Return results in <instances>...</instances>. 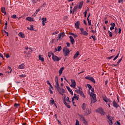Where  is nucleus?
Segmentation results:
<instances>
[{
    "mask_svg": "<svg viewBox=\"0 0 125 125\" xmlns=\"http://www.w3.org/2000/svg\"><path fill=\"white\" fill-rule=\"evenodd\" d=\"M4 32L5 33V34H6L7 37H8V32L5 31V30H4Z\"/></svg>",
    "mask_w": 125,
    "mask_h": 125,
    "instance_id": "obj_63",
    "label": "nucleus"
},
{
    "mask_svg": "<svg viewBox=\"0 0 125 125\" xmlns=\"http://www.w3.org/2000/svg\"><path fill=\"white\" fill-rule=\"evenodd\" d=\"M0 57H1V58H2V59H3V55H2V54H1V53H0Z\"/></svg>",
    "mask_w": 125,
    "mask_h": 125,
    "instance_id": "obj_64",
    "label": "nucleus"
},
{
    "mask_svg": "<svg viewBox=\"0 0 125 125\" xmlns=\"http://www.w3.org/2000/svg\"><path fill=\"white\" fill-rule=\"evenodd\" d=\"M59 33V32H58V31H56V32H54L53 34H52V35H57V34H58Z\"/></svg>",
    "mask_w": 125,
    "mask_h": 125,
    "instance_id": "obj_50",
    "label": "nucleus"
},
{
    "mask_svg": "<svg viewBox=\"0 0 125 125\" xmlns=\"http://www.w3.org/2000/svg\"><path fill=\"white\" fill-rule=\"evenodd\" d=\"M85 79L86 80H88L89 81H90L94 83H95V80H94L93 77H91L90 76H86V77H85Z\"/></svg>",
    "mask_w": 125,
    "mask_h": 125,
    "instance_id": "obj_7",
    "label": "nucleus"
},
{
    "mask_svg": "<svg viewBox=\"0 0 125 125\" xmlns=\"http://www.w3.org/2000/svg\"><path fill=\"white\" fill-rule=\"evenodd\" d=\"M118 28L117 27H115V30H114V33L115 34H117V33H118Z\"/></svg>",
    "mask_w": 125,
    "mask_h": 125,
    "instance_id": "obj_46",
    "label": "nucleus"
},
{
    "mask_svg": "<svg viewBox=\"0 0 125 125\" xmlns=\"http://www.w3.org/2000/svg\"><path fill=\"white\" fill-rule=\"evenodd\" d=\"M75 92H76V93H79L80 94L81 92H82V90L80 89H76L75 90Z\"/></svg>",
    "mask_w": 125,
    "mask_h": 125,
    "instance_id": "obj_32",
    "label": "nucleus"
},
{
    "mask_svg": "<svg viewBox=\"0 0 125 125\" xmlns=\"http://www.w3.org/2000/svg\"><path fill=\"white\" fill-rule=\"evenodd\" d=\"M69 38L70 39V42H71L72 44L75 43V40L74 39V38H73L72 36H70Z\"/></svg>",
    "mask_w": 125,
    "mask_h": 125,
    "instance_id": "obj_23",
    "label": "nucleus"
},
{
    "mask_svg": "<svg viewBox=\"0 0 125 125\" xmlns=\"http://www.w3.org/2000/svg\"><path fill=\"white\" fill-rule=\"evenodd\" d=\"M119 55H120V53H119L113 59V61H115L116 59H118V57H119Z\"/></svg>",
    "mask_w": 125,
    "mask_h": 125,
    "instance_id": "obj_39",
    "label": "nucleus"
},
{
    "mask_svg": "<svg viewBox=\"0 0 125 125\" xmlns=\"http://www.w3.org/2000/svg\"><path fill=\"white\" fill-rule=\"evenodd\" d=\"M107 103H112V101L108 99V100L107 101Z\"/></svg>",
    "mask_w": 125,
    "mask_h": 125,
    "instance_id": "obj_59",
    "label": "nucleus"
},
{
    "mask_svg": "<svg viewBox=\"0 0 125 125\" xmlns=\"http://www.w3.org/2000/svg\"><path fill=\"white\" fill-rule=\"evenodd\" d=\"M98 113L101 114L102 115H105V112H104V110L102 108H99L97 109Z\"/></svg>",
    "mask_w": 125,
    "mask_h": 125,
    "instance_id": "obj_10",
    "label": "nucleus"
},
{
    "mask_svg": "<svg viewBox=\"0 0 125 125\" xmlns=\"http://www.w3.org/2000/svg\"><path fill=\"white\" fill-rule=\"evenodd\" d=\"M54 62H58L61 60V57H58L57 56L55 55L54 54H52V57Z\"/></svg>",
    "mask_w": 125,
    "mask_h": 125,
    "instance_id": "obj_3",
    "label": "nucleus"
},
{
    "mask_svg": "<svg viewBox=\"0 0 125 125\" xmlns=\"http://www.w3.org/2000/svg\"><path fill=\"white\" fill-rule=\"evenodd\" d=\"M66 88H67V90H68L69 92L72 90L71 89V88H70V87H69L68 86H66Z\"/></svg>",
    "mask_w": 125,
    "mask_h": 125,
    "instance_id": "obj_53",
    "label": "nucleus"
},
{
    "mask_svg": "<svg viewBox=\"0 0 125 125\" xmlns=\"http://www.w3.org/2000/svg\"><path fill=\"white\" fill-rule=\"evenodd\" d=\"M63 70H64V67H62L60 69L59 71V76H61V75L62 74V73H63Z\"/></svg>",
    "mask_w": 125,
    "mask_h": 125,
    "instance_id": "obj_19",
    "label": "nucleus"
},
{
    "mask_svg": "<svg viewBox=\"0 0 125 125\" xmlns=\"http://www.w3.org/2000/svg\"><path fill=\"white\" fill-rule=\"evenodd\" d=\"M71 84L70 85V86L71 87H73V88H75V89L77 88H76V81H75V80L74 79H71Z\"/></svg>",
    "mask_w": 125,
    "mask_h": 125,
    "instance_id": "obj_6",
    "label": "nucleus"
},
{
    "mask_svg": "<svg viewBox=\"0 0 125 125\" xmlns=\"http://www.w3.org/2000/svg\"><path fill=\"white\" fill-rule=\"evenodd\" d=\"M108 33L109 34V37H113V33H112V32L108 30Z\"/></svg>",
    "mask_w": 125,
    "mask_h": 125,
    "instance_id": "obj_34",
    "label": "nucleus"
},
{
    "mask_svg": "<svg viewBox=\"0 0 125 125\" xmlns=\"http://www.w3.org/2000/svg\"><path fill=\"white\" fill-rule=\"evenodd\" d=\"M84 112L85 115H89L91 113V109L89 108H87Z\"/></svg>",
    "mask_w": 125,
    "mask_h": 125,
    "instance_id": "obj_11",
    "label": "nucleus"
},
{
    "mask_svg": "<svg viewBox=\"0 0 125 125\" xmlns=\"http://www.w3.org/2000/svg\"><path fill=\"white\" fill-rule=\"evenodd\" d=\"M76 29H80V21H77L75 24Z\"/></svg>",
    "mask_w": 125,
    "mask_h": 125,
    "instance_id": "obj_15",
    "label": "nucleus"
},
{
    "mask_svg": "<svg viewBox=\"0 0 125 125\" xmlns=\"http://www.w3.org/2000/svg\"><path fill=\"white\" fill-rule=\"evenodd\" d=\"M109 99L107 98L106 97L103 98V100L106 102V103H108V100Z\"/></svg>",
    "mask_w": 125,
    "mask_h": 125,
    "instance_id": "obj_33",
    "label": "nucleus"
},
{
    "mask_svg": "<svg viewBox=\"0 0 125 125\" xmlns=\"http://www.w3.org/2000/svg\"><path fill=\"white\" fill-rule=\"evenodd\" d=\"M66 88H67V90H68L69 92L72 90L71 89V88H70V87H69L68 86H66Z\"/></svg>",
    "mask_w": 125,
    "mask_h": 125,
    "instance_id": "obj_52",
    "label": "nucleus"
},
{
    "mask_svg": "<svg viewBox=\"0 0 125 125\" xmlns=\"http://www.w3.org/2000/svg\"><path fill=\"white\" fill-rule=\"evenodd\" d=\"M80 30L81 32V35H83V36H86V37H87V36H88V33H87V32H86V31H84L83 28H81L80 29Z\"/></svg>",
    "mask_w": 125,
    "mask_h": 125,
    "instance_id": "obj_5",
    "label": "nucleus"
},
{
    "mask_svg": "<svg viewBox=\"0 0 125 125\" xmlns=\"http://www.w3.org/2000/svg\"><path fill=\"white\" fill-rule=\"evenodd\" d=\"M112 104L114 107H115L117 109H118V107H120V105H119V104H118L115 101L113 102Z\"/></svg>",
    "mask_w": 125,
    "mask_h": 125,
    "instance_id": "obj_16",
    "label": "nucleus"
},
{
    "mask_svg": "<svg viewBox=\"0 0 125 125\" xmlns=\"http://www.w3.org/2000/svg\"><path fill=\"white\" fill-rule=\"evenodd\" d=\"M87 86H88L89 89H91L92 88V86H91L90 85V84H87Z\"/></svg>",
    "mask_w": 125,
    "mask_h": 125,
    "instance_id": "obj_47",
    "label": "nucleus"
},
{
    "mask_svg": "<svg viewBox=\"0 0 125 125\" xmlns=\"http://www.w3.org/2000/svg\"><path fill=\"white\" fill-rule=\"evenodd\" d=\"M39 59L40 61H42V62H44V58L42 57V56H41V55H39Z\"/></svg>",
    "mask_w": 125,
    "mask_h": 125,
    "instance_id": "obj_18",
    "label": "nucleus"
},
{
    "mask_svg": "<svg viewBox=\"0 0 125 125\" xmlns=\"http://www.w3.org/2000/svg\"><path fill=\"white\" fill-rule=\"evenodd\" d=\"M32 2L33 4H35L36 3V0H32Z\"/></svg>",
    "mask_w": 125,
    "mask_h": 125,
    "instance_id": "obj_61",
    "label": "nucleus"
},
{
    "mask_svg": "<svg viewBox=\"0 0 125 125\" xmlns=\"http://www.w3.org/2000/svg\"><path fill=\"white\" fill-rule=\"evenodd\" d=\"M83 1H82L80 2L79 5L78 6L79 9H82V7H83Z\"/></svg>",
    "mask_w": 125,
    "mask_h": 125,
    "instance_id": "obj_25",
    "label": "nucleus"
},
{
    "mask_svg": "<svg viewBox=\"0 0 125 125\" xmlns=\"http://www.w3.org/2000/svg\"><path fill=\"white\" fill-rule=\"evenodd\" d=\"M109 81L108 80H106L105 82V85H107V84H108V83Z\"/></svg>",
    "mask_w": 125,
    "mask_h": 125,
    "instance_id": "obj_56",
    "label": "nucleus"
},
{
    "mask_svg": "<svg viewBox=\"0 0 125 125\" xmlns=\"http://www.w3.org/2000/svg\"><path fill=\"white\" fill-rule=\"evenodd\" d=\"M66 101H67V102H68L69 103H70L71 102V101H70V98H69L68 97H67L66 98Z\"/></svg>",
    "mask_w": 125,
    "mask_h": 125,
    "instance_id": "obj_49",
    "label": "nucleus"
},
{
    "mask_svg": "<svg viewBox=\"0 0 125 125\" xmlns=\"http://www.w3.org/2000/svg\"><path fill=\"white\" fill-rule=\"evenodd\" d=\"M82 108L83 111H85L88 108V106L85 103H83L82 105Z\"/></svg>",
    "mask_w": 125,
    "mask_h": 125,
    "instance_id": "obj_9",
    "label": "nucleus"
},
{
    "mask_svg": "<svg viewBox=\"0 0 125 125\" xmlns=\"http://www.w3.org/2000/svg\"><path fill=\"white\" fill-rule=\"evenodd\" d=\"M57 48V51H61V50L62 49V47L61 46H58Z\"/></svg>",
    "mask_w": 125,
    "mask_h": 125,
    "instance_id": "obj_44",
    "label": "nucleus"
},
{
    "mask_svg": "<svg viewBox=\"0 0 125 125\" xmlns=\"http://www.w3.org/2000/svg\"><path fill=\"white\" fill-rule=\"evenodd\" d=\"M87 20L88 21V25L90 26V25H91V20H89V19L88 18H87Z\"/></svg>",
    "mask_w": 125,
    "mask_h": 125,
    "instance_id": "obj_31",
    "label": "nucleus"
},
{
    "mask_svg": "<svg viewBox=\"0 0 125 125\" xmlns=\"http://www.w3.org/2000/svg\"><path fill=\"white\" fill-rule=\"evenodd\" d=\"M46 83H47V84H48L49 85H50V84H51V83H50V82L48 80H47L46 81Z\"/></svg>",
    "mask_w": 125,
    "mask_h": 125,
    "instance_id": "obj_54",
    "label": "nucleus"
},
{
    "mask_svg": "<svg viewBox=\"0 0 125 125\" xmlns=\"http://www.w3.org/2000/svg\"><path fill=\"white\" fill-rule=\"evenodd\" d=\"M80 95L83 98H85V95H84V94L83 93V91H81L80 93Z\"/></svg>",
    "mask_w": 125,
    "mask_h": 125,
    "instance_id": "obj_30",
    "label": "nucleus"
},
{
    "mask_svg": "<svg viewBox=\"0 0 125 125\" xmlns=\"http://www.w3.org/2000/svg\"><path fill=\"white\" fill-rule=\"evenodd\" d=\"M20 106V104H15L14 106L16 107V108H18Z\"/></svg>",
    "mask_w": 125,
    "mask_h": 125,
    "instance_id": "obj_41",
    "label": "nucleus"
},
{
    "mask_svg": "<svg viewBox=\"0 0 125 125\" xmlns=\"http://www.w3.org/2000/svg\"><path fill=\"white\" fill-rule=\"evenodd\" d=\"M8 68L9 70H10L9 73H11V72H12V69H11V67L10 66H8Z\"/></svg>",
    "mask_w": 125,
    "mask_h": 125,
    "instance_id": "obj_51",
    "label": "nucleus"
},
{
    "mask_svg": "<svg viewBox=\"0 0 125 125\" xmlns=\"http://www.w3.org/2000/svg\"><path fill=\"white\" fill-rule=\"evenodd\" d=\"M6 58H9V54L7 53L6 55Z\"/></svg>",
    "mask_w": 125,
    "mask_h": 125,
    "instance_id": "obj_60",
    "label": "nucleus"
},
{
    "mask_svg": "<svg viewBox=\"0 0 125 125\" xmlns=\"http://www.w3.org/2000/svg\"><path fill=\"white\" fill-rule=\"evenodd\" d=\"M122 33V29L119 28L118 33L121 34Z\"/></svg>",
    "mask_w": 125,
    "mask_h": 125,
    "instance_id": "obj_55",
    "label": "nucleus"
},
{
    "mask_svg": "<svg viewBox=\"0 0 125 125\" xmlns=\"http://www.w3.org/2000/svg\"><path fill=\"white\" fill-rule=\"evenodd\" d=\"M75 125H80V121H79V120H76Z\"/></svg>",
    "mask_w": 125,
    "mask_h": 125,
    "instance_id": "obj_43",
    "label": "nucleus"
},
{
    "mask_svg": "<svg viewBox=\"0 0 125 125\" xmlns=\"http://www.w3.org/2000/svg\"><path fill=\"white\" fill-rule=\"evenodd\" d=\"M42 24L43 26H44L45 25V23H46V18H42Z\"/></svg>",
    "mask_w": 125,
    "mask_h": 125,
    "instance_id": "obj_17",
    "label": "nucleus"
},
{
    "mask_svg": "<svg viewBox=\"0 0 125 125\" xmlns=\"http://www.w3.org/2000/svg\"><path fill=\"white\" fill-rule=\"evenodd\" d=\"M123 60V58H121L118 62H117V65H119L121 62Z\"/></svg>",
    "mask_w": 125,
    "mask_h": 125,
    "instance_id": "obj_45",
    "label": "nucleus"
},
{
    "mask_svg": "<svg viewBox=\"0 0 125 125\" xmlns=\"http://www.w3.org/2000/svg\"><path fill=\"white\" fill-rule=\"evenodd\" d=\"M1 11L2 13H4V15H6V12H5V8L4 7H1Z\"/></svg>",
    "mask_w": 125,
    "mask_h": 125,
    "instance_id": "obj_22",
    "label": "nucleus"
},
{
    "mask_svg": "<svg viewBox=\"0 0 125 125\" xmlns=\"http://www.w3.org/2000/svg\"><path fill=\"white\" fill-rule=\"evenodd\" d=\"M91 38H92V39H93L94 42H95V41H96V38H95V36H91Z\"/></svg>",
    "mask_w": 125,
    "mask_h": 125,
    "instance_id": "obj_48",
    "label": "nucleus"
},
{
    "mask_svg": "<svg viewBox=\"0 0 125 125\" xmlns=\"http://www.w3.org/2000/svg\"><path fill=\"white\" fill-rule=\"evenodd\" d=\"M67 46L70 47V44L69 42H66Z\"/></svg>",
    "mask_w": 125,
    "mask_h": 125,
    "instance_id": "obj_58",
    "label": "nucleus"
},
{
    "mask_svg": "<svg viewBox=\"0 0 125 125\" xmlns=\"http://www.w3.org/2000/svg\"><path fill=\"white\" fill-rule=\"evenodd\" d=\"M89 94L91 100V103H95L96 102V95L94 94V88H92L89 89Z\"/></svg>",
    "mask_w": 125,
    "mask_h": 125,
    "instance_id": "obj_2",
    "label": "nucleus"
},
{
    "mask_svg": "<svg viewBox=\"0 0 125 125\" xmlns=\"http://www.w3.org/2000/svg\"><path fill=\"white\" fill-rule=\"evenodd\" d=\"M25 64H24V63H21V64L19 65L18 69L22 70L23 69H25Z\"/></svg>",
    "mask_w": 125,
    "mask_h": 125,
    "instance_id": "obj_12",
    "label": "nucleus"
},
{
    "mask_svg": "<svg viewBox=\"0 0 125 125\" xmlns=\"http://www.w3.org/2000/svg\"><path fill=\"white\" fill-rule=\"evenodd\" d=\"M52 53L51 52H49L48 53V56L49 57V58H50V57H51V56H52Z\"/></svg>",
    "mask_w": 125,
    "mask_h": 125,
    "instance_id": "obj_35",
    "label": "nucleus"
},
{
    "mask_svg": "<svg viewBox=\"0 0 125 125\" xmlns=\"http://www.w3.org/2000/svg\"><path fill=\"white\" fill-rule=\"evenodd\" d=\"M63 104H64V105H65V106H66V107H67L68 109H70L71 108V105H70L69 104L66 102V101H63Z\"/></svg>",
    "mask_w": 125,
    "mask_h": 125,
    "instance_id": "obj_20",
    "label": "nucleus"
},
{
    "mask_svg": "<svg viewBox=\"0 0 125 125\" xmlns=\"http://www.w3.org/2000/svg\"><path fill=\"white\" fill-rule=\"evenodd\" d=\"M124 1V0H119L118 2L119 3H121V2H123Z\"/></svg>",
    "mask_w": 125,
    "mask_h": 125,
    "instance_id": "obj_62",
    "label": "nucleus"
},
{
    "mask_svg": "<svg viewBox=\"0 0 125 125\" xmlns=\"http://www.w3.org/2000/svg\"><path fill=\"white\" fill-rule=\"evenodd\" d=\"M110 25L111 26L110 28V31H113V30L115 29V26H116V23L112 22L111 23H110Z\"/></svg>",
    "mask_w": 125,
    "mask_h": 125,
    "instance_id": "obj_13",
    "label": "nucleus"
},
{
    "mask_svg": "<svg viewBox=\"0 0 125 125\" xmlns=\"http://www.w3.org/2000/svg\"><path fill=\"white\" fill-rule=\"evenodd\" d=\"M78 8H79V6H78V5L75 6L73 8V14H74V12H76V11H77V9H78Z\"/></svg>",
    "mask_w": 125,
    "mask_h": 125,
    "instance_id": "obj_28",
    "label": "nucleus"
},
{
    "mask_svg": "<svg viewBox=\"0 0 125 125\" xmlns=\"http://www.w3.org/2000/svg\"><path fill=\"white\" fill-rule=\"evenodd\" d=\"M108 122L109 123V125H112L113 124V121H112V117H108Z\"/></svg>",
    "mask_w": 125,
    "mask_h": 125,
    "instance_id": "obj_24",
    "label": "nucleus"
},
{
    "mask_svg": "<svg viewBox=\"0 0 125 125\" xmlns=\"http://www.w3.org/2000/svg\"><path fill=\"white\" fill-rule=\"evenodd\" d=\"M79 55H80V52L79 51H77L74 56V59H76V58H77V57H78Z\"/></svg>",
    "mask_w": 125,
    "mask_h": 125,
    "instance_id": "obj_27",
    "label": "nucleus"
},
{
    "mask_svg": "<svg viewBox=\"0 0 125 125\" xmlns=\"http://www.w3.org/2000/svg\"><path fill=\"white\" fill-rule=\"evenodd\" d=\"M55 82L56 83L55 87L57 88V90H58V91H59V92H60V94L63 95V94L65 93V90L64 89H61L60 88V87H59V83L58 76L55 77Z\"/></svg>",
    "mask_w": 125,
    "mask_h": 125,
    "instance_id": "obj_1",
    "label": "nucleus"
},
{
    "mask_svg": "<svg viewBox=\"0 0 125 125\" xmlns=\"http://www.w3.org/2000/svg\"><path fill=\"white\" fill-rule=\"evenodd\" d=\"M63 55L64 56H68L70 54V50L67 47H64L63 49Z\"/></svg>",
    "mask_w": 125,
    "mask_h": 125,
    "instance_id": "obj_4",
    "label": "nucleus"
},
{
    "mask_svg": "<svg viewBox=\"0 0 125 125\" xmlns=\"http://www.w3.org/2000/svg\"><path fill=\"white\" fill-rule=\"evenodd\" d=\"M69 92H70V93L72 95H74V92H73V91L72 90L71 91H69Z\"/></svg>",
    "mask_w": 125,
    "mask_h": 125,
    "instance_id": "obj_57",
    "label": "nucleus"
},
{
    "mask_svg": "<svg viewBox=\"0 0 125 125\" xmlns=\"http://www.w3.org/2000/svg\"><path fill=\"white\" fill-rule=\"evenodd\" d=\"M81 118H82L83 124H84V125H87L88 123L85 121V118H84V117L82 116Z\"/></svg>",
    "mask_w": 125,
    "mask_h": 125,
    "instance_id": "obj_21",
    "label": "nucleus"
},
{
    "mask_svg": "<svg viewBox=\"0 0 125 125\" xmlns=\"http://www.w3.org/2000/svg\"><path fill=\"white\" fill-rule=\"evenodd\" d=\"M30 31H34V25H30V28H29Z\"/></svg>",
    "mask_w": 125,
    "mask_h": 125,
    "instance_id": "obj_42",
    "label": "nucleus"
},
{
    "mask_svg": "<svg viewBox=\"0 0 125 125\" xmlns=\"http://www.w3.org/2000/svg\"><path fill=\"white\" fill-rule=\"evenodd\" d=\"M40 10H41V8H40L36 10V12L34 13L35 16H36V14H38V12H39V11H40Z\"/></svg>",
    "mask_w": 125,
    "mask_h": 125,
    "instance_id": "obj_40",
    "label": "nucleus"
},
{
    "mask_svg": "<svg viewBox=\"0 0 125 125\" xmlns=\"http://www.w3.org/2000/svg\"><path fill=\"white\" fill-rule=\"evenodd\" d=\"M52 100L50 101V104H52V105H53L54 104V100H53V98H51Z\"/></svg>",
    "mask_w": 125,
    "mask_h": 125,
    "instance_id": "obj_36",
    "label": "nucleus"
},
{
    "mask_svg": "<svg viewBox=\"0 0 125 125\" xmlns=\"http://www.w3.org/2000/svg\"><path fill=\"white\" fill-rule=\"evenodd\" d=\"M79 95H77V94H74L73 97L74 99H76V100H79Z\"/></svg>",
    "mask_w": 125,
    "mask_h": 125,
    "instance_id": "obj_29",
    "label": "nucleus"
},
{
    "mask_svg": "<svg viewBox=\"0 0 125 125\" xmlns=\"http://www.w3.org/2000/svg\"><path fill=\"white\" fill-rule=\"evenodd\" d=\"M19 77L20 78H25V77H26V75L25 74H21V75H20Z\"/></svg>",
    "mask_w": 125,
    "mask_h": 125,
    "instance_id": "obj_38",
    "label": "nucleus"
},
{
    "mask_svg": "<svg viewBox=\"0 0 125 125\" xmlns=\"http://www.w3.org/2000/svg\"><path fill=\"white\" fill-rule=\"evenodd\" d=\"M64 37H65V33L62 32L59 34L58 36V39H59V40H62Z\"/></svg>",
    "mask_w": 125,
    "mask_h": 125,
    "instance_id": "obj_8",
    "label": "nucleus"
},
{
    "mask_svg": "<svg viewBox=\"0 0 125 125\" xmlns=\"http://www.w3.org/2000/svg\"><path fill=\"white\" fill-rule=\"evenodd\" d=\"M26 21H29L30 22H34V18L30 17H28L26 18Z\"/></svg>",
    "mask_w": 125,
    "mask_h": 125,
    "instance_id": "obj_14",
    "label": "nucleus"
},
{
    "mask_svg": "<svg viewBox=\"0 0 125 125\" xmlns=\"http://www.w3.org/2000/svg\"><path fill=\"white\" fill-rule=\"evenodd\" d=\"M19 36L20 37V38H25V35H24V33H23L22 32H20L19 33Z\"/></svg>",
    "mask_w": 125,
    "mask_h": 125,
    "instance_id": "obj_26",
    "label": "nucleus"
},
{
    "mask_svg": "<svg viewBox=\"0 0 125 125\" xmlns=\"http://www.w3.org/2000/svg\"><path fill=\"white\" fill-rule=\"evenodd\" d=\"M11 18H13V19H16L17 18V16H16V15H12Z\"/></svg>",
    "mask_w": 125,
    "mask_h": 125,
    "instance_id": "obj_37",
    "label": "nucleus"
}]
</instances>
